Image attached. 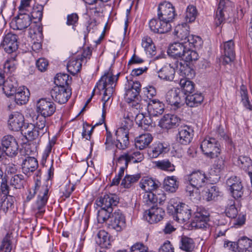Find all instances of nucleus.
I'll list each match as a JSON object with an SVG mask.
<instances>
[{
  "mask_svg": "<svg viewBox=\"0 0 252 252\" xmlns=\"http://www.w3.org/2000/svg\"><path fill=\"white\" fill-rule=\"evenodd\" d=\"M225 213L226 215L230 218H235L238 214V211L236 208L234 200H230L226 207Z\"/></svg>",
  "mask_w": 252,
  "mask_h": 252,
  "instance_id": "obj_58",
  "label": "nucleus"
},
{
  "mask_svg": "<svg viewBox=\"0 0 252 252\" xmlns=\"http://www.w3.org/2000/svg\"><path fill=\"white\" fill-rule=\"evenodd\" d=\"M0 142L2 149L7 156L13 157L17 155L19 145L14 136L11 135H5L2 137Z\"/></svg>",
  "mask_w": 252,
  "mask_h": 252,
  "instance_id": "obj_6",
  "label": "nucleus"
},
{
  "mask_svg": "<svg viewBox=\"0 0 252 252\" xmlns=\"http://www.w3.org/2000/svg\"><path fill=\"white\" fill-rule=\"evenodd\" d=\"M156 166L159 169L168 171L175 170V166L169 160H162L156 162Z\"/></svg>",
  "mask_w": 252,
  "mask_h": 252,
  "instance_id": "obj_61",
  "label": "nucleus"
},
{
  "mask_svg": "<svg viewBox=\"0 0 252 252\" xmlns=\"http://www.w3.org/2000/svg\"><path fill=\"white\" fill-rule=\"evenodd\" d=\"M193 135V130L190 126H182L178 129L177 140L181 144L187 145L191 142Z\"/></svg>",
  "mask_w": 252,
  "mask_h": 252,
  "instance_id": "obj_19",
  "label": "nucleus"
},
{
  "mask_svg": "<svg viewBox=\"0 0 252 252\" xmlns=\"http://www.w3.org/2000/svg\"><path fill=\"white\" fill-rule=\"evenodd\" d=\"M174 34L179 40L187 44L186 41L190 36L189 27L188 24L187 23H183L177 25L175 28Z\"/></svg>",
  "mask_w": 252,
  "mask_h": 252,
  "instance_id": "obj_23",
  "label": "nucleus"
},
{
  "mask_svg": "<svg viewBox=\"0 0 252 252\" xmlns=\"http://www.w3.org/2000/svg\"><path fill=\"white\" fill-rule=\"evenodd\" d=\"M96 243L102 247H107L110 245L108 233L103 230H100L95 238Z\"/></svg>",
  "mask_w": 252,
  "mask_h": 252,
  "instance_id": "obj_40",
  "label": "nucleus"
},
{
  "mask_svg": "<svg viewBox=\"0 0 252 252\" xmlns=\"http://www.w3.org/2000/svg\"><path fill=\"white\" fill-rule=\"evenodd\" d=\"M52 98L60 104L65 103L71 95V90L65 87L55 86L50 91Z\"/></svg>",
  "mask_w": 252,
  "mask_h": 252,
  "instance_id": "obj_12",
  "label": "nucleus"
},
{
  "mask_svg": "<svg viewBox=\"0 0 252 252\" xmlns=\"http://www.w3.org/2000/svg\"><path fill=\"white\" fill-rule=\"evenodd\" d=\"M179 248L186 252H192L195 248V243L192 238L182 236L180 240Z\"/></svg>",
  "mask_w": 252,
  "mask_h": 252,
  "instance_id": "obj_34",
  "label": "nucleus"
},
{
  "mask_svg": "<svg viewBox=\"0 0 252 252\" xmlns=\"http://www.w3.org/2000/svg\"><path fill=\"white\" fill-rule=\"evenodd\" d=\"M12 233L8 232L2 241L0 252H11L12 250Z\"/></svg>",
  "mask_w": 252,
  "mask_h": 252,
  "instance_id": "obj_43",
  "label": "nucleus"
},
{
  "mask_svg": "<svg viewBox=\"0 0 252 252\" xmlns=\"http://www.w3.org/2000/svg\"><path fill=\"white\" fill-rule=\"evenodd\" d=\"M239 252H252V240L245 237L239 239Z\"/></svg>",
  "mask_w": 252,
  "mask_h": 252,
  "instance_id": "obj_51",
  "label": "nucleus"
},
{
  "mask_svg": "<svg viewBox=\"0 0 252 252\" xmlns=\"http://www.w3.org/2000/svg\"><path fill=\"white\" fill-rule=\"evenodd\" d=\"M205 192L203 197L208 201L214 200L219 196V192L216 186H213L210 189H207Z\"/></svg>",
  "mask_w": 252,
  "mask_h": 252,
  "instance_id": "obj_63",
  "label": "nucleus"
},
{
  "mask_svg": "<svg viewBox=\"0 0 252 252\" xmlns=\"http://www.w3.org/2000/svg\"><path fill=\"white\" fill-rule=\"evenodd\" d=\"M164 215V211L161 208L158 207L156 204L146 210L144 213L143 217L148 222L152 224L161 220Z\"/></svg>",
  "mask_w": 252,
  "mask_h": 252,
  "instance_id": "obj_9",
  "label": "nucleus"
},
{
  "mask_svg": "<svg viewBox=\"0 0 252 252\" xmlns=\"http://www.w3.org/2000/svg\"><path fill=\"white\" fill-rule=\"evenodd\" d=\"M1 200V209L5 213L14 207L15 198L12 196L6 195L3 197Z\"/></svg>",
  "mask_w": 252,
  "mask_h": 252,
  "instance_id": "obj_47",
  "label": "nucleus"
},
{
  "mask_svg": "<svg viewBox=\"0 0 252 252\" xmlns=\"http://www.w3.org/2000/svg\"><path fill=\"white\" fill-rule=\"evenodd\" d=\"M38 167L37 160L32 157H27L22 163L23 172L27 176H30Z\"/></svg>",
  "mask_w": 252,
  "mask_h": 252,
  "instance_id": "obj_22",
  "label": "nucleus"
},
{
  "mask_svg": "<svg viewBox=\"0 0 252 252\" xmlns=\"http://www.w3.org/2000/svg\"><path fill=\"white\" fill-rule=\"evenodd\" d=\"M49 188L46 184H43L39 189L37 201L43 203H47L48 199Z\"/></svg>",
  "mask_w": 252,
  "mask_h": 252,
  "instance_id": "obj_57",
  "label": "nucleus"
},
{
  "mask_svg": "<svg viewBox=\"0 0 252 252\" xmlns=\"http://www.w3.org/2000/svg\"><path fill=\"white\" fill-rule=\"evenodd\" d=\"M233 197L235 198H239L242 197L243 191V187L241 182H237V183L234 185L232 188H229Z\"/></svg>",
  "mask_w": 252,
  "mask_h": 252,
  "instance_id": "obj_64",
  "label": "nucleus"
},
{
  "mask_svg": "<svg viewBox=\"0 0 252 252\" xmlns=\"http://www.w3.org/2000/svg\"><path fill=\"white\" fill-rule=\"evenodd\" d=\"M139 185L140 188L147 192L156 189L158 188L160 183L158 180L147 177L142 179Z\"/></svg>",
  "mask_w": 252,
  "mask_h": 252,
  "instance_id": "obj_29",
  "label": "nucleus"
},
{
  "mask_svg": "<svg viewBox=\"0 0 252 252\" xmlns=\"http://www.w3.org/2000/svg\"><path fill=\"white\" fill-rule=\"evenodd\" d=\"M186 42L187 46L195 49L200 48L203 44V41L199 36L193 35H190Z\"/></svg>",
  "mask_w": 252,
  "mask_h": 252,
  "instance_id": "obj_56",
  "label": "nucleus"
},
{
  "mask_svg": "<svg viewBox=\"0 0 252 252\" xmlns=\"http://www.w3.org/2000/svg\"><path fill=\"white\" fill-rule=\"evenodd\" d=\"M175 69L170 65H165L158 71V76L162 80L172 81L174 78Z\"/></svg>",
  "mask_w": 252,
  "mask_h": 252,
  "instance_id": "obj_32",
  "label": "nucleus"
},
{
  "mask_svg": "<svg viewBox=\"0 0 252 252\" xmlns=\"http://www.w3.org/2000/svg\"><path fill=\"white\" fill-rule=\"evenodd\" d=\"M234 42L232 40L225 42L224 43V58L223 62L228 64L232 62L235 59Z\"/></svg>",
  "mask_w": 252,
  "mask_h": 252,
  "instance_id": "obj_25",
  "label": "nucleus"
},
{
  "mask_svg": "<svg viewBox=\"0 0 252 252\" xmlns=\"http://www.w3.org/2000/svg\"><path fill=\"white\" fill-rule=\"evenodd\" d=\"M149 28L154 33L163 34L169 32L172 28L171 24L164 20L158 19H152L149 23Z\"/></svg>",
  "mask_w": 252,
  "mask_h": 252,
  "instance_id": "obj_14",
  "label": "nucleus"
},
{
  "mask_svg": "<svg viewBox=\"0 0 252 252\" xmlns=\"http://www.w3.org/2000/svg\"><path fill=\"white\" fill-rule=\"evenodd\" d=\"M189 184L186 186V193L191 199L198 200L200 199L199 188L204 187L208 182V178L204 172L198 170L192 172L187 176Z\"/></svg>",
  "mask_w": 252,
  "mask_h": 252,
  "instance_id": "obj_1",
  "label": "nucleus"
},
{
  "mask_svg": "<svg viewBox=\"0 0 252 252\" xmlns=\"http://www.w3.org/2000/svg\"><path fill=\"white\" fill-rule=\"evenodd\" d=\"M180 85L182 89V92L184 95L190 94H191L194 89V83L187 78L181 79L180 81Z\"/></svg>",
  "mask_w": 252,
  "mask_h": 252,
  "instance_id": "obj_46",
  "label": "nucleus"
},
{
  "mask_svg": "<svg viewBox=\"0 0 252 252\" xmlns=\"http://www.w3.org/2000/svg\"><path fill=\"white\" fill-rule=\"evenodd\" d=\"M177 16L175 7L169 2H164L159 4L158 10V17L171 24Z\"/></svg>",
  "mask_w": 252,
  "mask_h": 252,
  "instance_id": "obj_5",
  "label": "nucleus"
},
{
  "mask_svg": "<svg viewBox=\"0 0 252 252\" xmlns=\"http://www.w3.org/2000/svg\"><path fill=\"white\" fill-rule=\"evenodd\" d=\"M135 120L138 126L144 130L147 129L152 123L151 116H145L143 113L137 114Z\"/></svg>",
  "mask_w": 252,
  "mask_h": 252,
  "instance_id": "obj_39",
  "label": "nucleus"
},
{
  "mask_svg": "<svg viewBox=\"0 0 252 252\" xmlns=\"http://www.w3.org/2000/svg\"><path fill=\"white\" fill-rule=\"evenodd\" d=\"M185 96L179 88H174L166 94L165 99L168 104L173 106L174 109L180 108L184 104Z\"/></svg>",
  "mask_w": 252,
  "mask_h": 252,
  "instance_id": "obj_8",
  "label": "nucleus"
},
{
  "mask_svg": "<svg viewBox=\"0 0 252 252\" xmlns=\"http://www.w3.org/2000/svg\"><path fill=\"white\" fill-rule=\"evenodd\" d=\"M25 118L24 116L19 112H15L9 116L8 120V126L10 130L18 131H22L24 124Z\"/></svg>",
  "mask_w": 252,
  "mask_h": 252,
  "instance_id": "obj_13",
  "label": "nucleus"
},
{
  "mask_svg": "<svg viewBox=\"0 0 252 252\" xmlns=\"http://www.w3.org/2000/svg\"><path fill=\"white\" fill-rule=\"evenodd\" d=\"M140 86L139 82L131 81L128 82L125 88V99L128 103L133 101L132 105L137 109H142L143 108V103L146 102L145 100H141L140 103L134 102L135 99L137 98L138 96L140 91Z\"/></svg>",
  "mask_w": 252,
  "mask_h": 252,
  "instance_id": "obj_3",
  "label": "nucleus"
},
{
  "mask_svg": "<svg viewBox=\"0 0 252 252\" xmlns=\"http://www.w3.org/2000/svg\"><path fill=\"white\" fill-rule=\"evenodd\" d=\"M43 9V7L42 5H38L33 7L32 8V11L31 10L30 12L27 13L30 14L31 19H32V18L33 19L35 20L34 22L37 23L42 19Z\"/></svg>",
  "mask_w": 252,
  "mask_h": 252,
  "instance_id": "obj_53",
  "label": "nucleus"
},
{
  "mask_svg": "<svg viewBox=\"0 0 252 252\" xmlns=\"http://www.w3.org/2000/svg\"><path fill=\"white\" fill-rule=\"evenodd\" d=\"M200 148L205 155L212 158L218 157L220 153V145L214 138L205 139L201 142Z\"/></svg>",
  "mask_w": 252,
  "mask_h": 252,
  "instance_id": "obj_4",
  "label": "nucleus"
},
{
  "mask_svg": "<svg viewBox=\"0 0 252 252\" xmlns=\"http://www.w3.org/2000/svg\"><path fill=\"white\" fill-rule=\"evenodd\" d=\"M214 168L215 171L218 173L225 171L226 169V162L224 156H220L215 161Z\"/></svg>",
  "mask_w": 252,
  "mask_h": 252,
  "instance_id": "obj_60",
  "label": "nucleus"
},
{
  "mask_svg": "<svg viewBox=\"0 0 252 252\" xmlns=\"http://www.w3.org/2000/svg\"><path fill=\"white\" fill-rule=\"evenodd\" d=\"M140 177L139 174L133 175H126L122 180L121 185L125 188H129L133 184L137 182Z\"/></svg>",
  "mask_w": 252,
  "mask_h": 252,
  "instance_id": "obj_54",
  "label": "nucleus"
},
{
  "mask_svg": "<svg viewBox=\"0 0 252 252\" xmlns=\"http://www.w3.org/2000/svg\"><path fill=\"white\" fill-rule=\"evenodd\" d=\"M179 182L175 176H168L164 181V189L170 192H174L178 188Z\"/></svg>",
  "mask_w": 252,
  "mask_h": 252,
  "instance_id": "obj_37",
  "label": "nucleus"
},
{
  "mask_svg": "<svg viewBox=\"0 0 252 252\" xmlns=\"http://www.w3.org/2000/svg\"><path fill=\"white\" fill-rule=\"evenodd\" d=\"M113 220L110 224V227L117 232L121 231L126 226L125 217L120 211L115 212L113 215Z\"/></svg>",
  "mask_w": 252,
  "mask_h": 252,
  "instance_id": "obj_21",
  "label": "nucleus"
},
{
  "mask_svg": "<svg viewBox=\"0 0 252 252\" xmlns=\"http://www.w3.org/2000/svg\"><path fill=\"white\" fill-rule=\"evenodd\" d=\"M17 63L15 58H10L6 60L3 65V72L6 73H12L14 71L16 68Z\"/></svg>",
  "mask_w": 252,
  "mask_h": 252,
  "instance_id": "obj_59",
  "label": "nucleus"
},
{
  "mask_svg": "<svg viewBox=\"0 0 252 252\" xmlns=\"http://www.w3.org/2000/svg\"><path fill=\"white\" fill-rule=\"evenodd\" d=\"M230 3L229 0H220L218 9L216 11L215 23L217 26H219L224 20V11L226 7Z\"/></svg>",
  "mask_w": 252,
  "mask_h": 252,
  "instance_id": "obj_28",
  "label": "nucleus"
},
{
  "mask_svg": "<svg viewBox=\"0 0 252 252\" xmlns=\"http://www.w3.org/2000/svg\"><path fill=\"white\" fill-rule=\"evenodd\" d=\"M176 67L179 70L181 75L185 77L187 79L192 78L195 76V71L187 63L181 61L176 62Z\"/></svg>",
  "mask_w": 252,
  "mask_h": 252,
  "instance_id": "obj_27",
  "label": "nucleus"
},
{
  "mask_svg": "<svg viewBox=\"0 0 252 252\" xmlns=\"http://www.w3.org/2000/svg\"><path fill=\"white\" fill-rule=\"evenodd\" d=\"M1 46L8 54L15 51L18 48L17 35L11 32L7 33L3 37Z\"/></svg>",
  "mask_w": 252,
  "mask_h": 252,
  "instance_id": "obj_15",
  "label": "nucleus"
},
{
  "mask_svg": "<svg viewBox=\"0 0 252 252\" xmlns=\"http://www.w3.org/2000/svg\"><path fill=\"white\" fill-rule=\"evenodd\" d=\"M209 213L203 208H198L194 213L191 225L196 228H204L208 226Z\"/></svg>",
  "mask_w": 252,
  "mask_h": 252,
  "instance_id": "obj_10",
  "label": "nucleus"
},
{
  "mask_svg": "<svg viewBox=\"0 0 252 252\" xmlns=\"http://www.w3.org/2000/svg\"><path fill=\"white\" fill-rule=\"evenodd\" d=\"M153 140V137L150 133L139 135L135 139V146L137 149L143 150L147 148Z\"/></svg>",
  "mask_w": 252,
  "mask_h": 252,
  "instance_id": "obj_30",
  "label": "nucleus"
},
{
  "mask_svg": "<svg viewBox=\"0 0 252 252\" xmlns=\"http://www.w3.org/2000/svg\"><path fill=\"white\" fill-rule=\"evenodd\" d=\"M180 122V118L177 115L168 114L160 120L158 126L162 128L170 129L178 126Z\"/></svg>",
  "mask_w": 252,
  "mask_h": 252,
  "instance_id": "obj_16",
  "label": "nucleus"
},
{
  "mask_svg": "<svg viewBox=\"0 0 252 252\" xmlns=\"http://www.w3.org/2000/svg\"><path fill=\"white\" fill-rule=\"evenodd\" d=\"M82 64L79 59L76 58L71 59L67 65V69L71 74L75 75L81 68Z\"/></svg>",
  "mask_w": 252,
  "mask_h": 252,
  "instance_id": "obj_44",
  "label": "nucleus"
},
{
  "mask_svg": "<svg viewBox=\"0 0 252 252\" xmlns=\"http://www.w3.org/2000/svg\"><path fill=\"white\" fill-rule=\"evenodd\" d=\"M118 77L108 72L102 76L97 87L99 89L104 90L102 100L109 101L114 91Z\"/></svg>",
  "mask_w": 252,
  "mask_h": 252,
  "instance_id": "obj_2",
  "label": "nucleus"
},
{
  "mask_svg": "<svg viewBox=\"0 0 252 252\" xmlns=\"http://www.w3.org/2000/svg\"><path fill=\"white\" fill-rule=\"evenodd\" d=\"M142 46L147 54L153 56L156 54V47L151 37L146 36L142 38Z\"/></svg>",
  "mask_w": 252,
  "mask_h": 252,
  "instance_id": "obj_38",
  "label": "nucleus"
},
{
  "mask_svg": "<svg viewBox=\"0 0 252 252\" xmlns=\"http://www.w3.org/2000/svg\"><path fill=\"white\" fill-rule=\"evenodd\" d=\"M168 151L167 145L162 143H158L148 150V154L151 158H156L160 154Z\"/></svg>",
  "mask_w": 252,
  "mask_h": 252,
  "instance_id": "obj_33",
  "label": "nucleus"
},
{
  "mask_svg": "<svg viewBox=\"0 0 252 252\" xmlns=\"http://www.w3.org/2000/svg\"><path fill=\"white\" fill-rule=\"evenodd\" d=\"M96 204L101 208L113 209L119 203V198L115 194H106L100 197L96 201Z\"/></svg>",
  "mask_w": 252,
  "mask_h": 252,
  "instance_id": "obj_17",
  "label": "nucleus"
},
{
  "mask_svg": "<svg viewBox=\"0 0 252 252\" xmlns=\"http://www.w3.org/2000/svg\"><path fill=\"white\" fill-rule=\"evenodd\" d=\"M25 181L21 174L12 175L10 179V184L15 189H20L24 187Z\"/></svg>",
  "mask_w": 252,
  "mask_h": 252,
  "instance_id": "obj_48",
  "label": "nucleus"
},
{
  "mask_svg": "<svg viewBox=\"0 0 252 252\" xmlns=\"http://www.w3.org/2000/svg\"><path fill=\"white\" fill-rule=\"evenodd\" d=\"M186 103L190 107H196L200 104L204 99L201 93H195L193 94H188L185 96Z\"/></svg>",
  "mask_w": 252,
  "mask_h": 252,
  "instance_id": "obj_36",
  "label": "nucleus"
},
{
  "mask_svg": "<svg viewBox=\"0 0 252 252\" xmlns=\"http://www.w3.org/2000/svg\"><path fill=\"white\" fill-rule=\"evenodd\" d=\"M181 58L184 60L183 62L187 63L197 60L198 58V55L195 51L190 49L187 46Z\"/></svg>",
  "mask_w": 252,
  "mask_h": 252,
  "instance_id": "obj_52",
  "label": "nucleus"
},
{
  "mask_svg": "<svg viewBox=\"0 0 252 252\" xmlns=\"http://www.w3.org/2000/svg\"><path fill=\"white\" fill-rule=\"evenodd\" d=\"M144 106L146 107L150 116L156 117L161 115L164 110V104L157 99H149L146 102ZM144 106V104H143Z\"/></svg>",
  "mask_w": 252,
  "mask_h": 252,
  "instance_id": "obj_18",
  "label": "nucleus"
},
{
  "mask_svg": "<svg viewBox=\"0 0 252 252\" xmlns=\"http://www.w3.org/2000/svg\"><path fill=\"white\" fill-rule=\"evenodd\" d=\"M69 76L65 73H58L54 78L56 86L65 87L68 85Z\"/></svg>",
  "mask_w": 252,
  "mask_h": 252,
  "instance_id": "obj_49",
  "label": "nucleus"
},
{
  "mask_svg": "<svg viewBox=\"0 0 252 252\" xmlns=\"http://www.w3.org/2000/svg\"><path fill=\"white\" fill-rule=\"evenodd\" d=\"M173 202V200H170L168 209L169 210L174 209L176 220L180 222L188 220L191 217L190 208L188 205L183 203H180L175 206L172 204Z\"/></svg>",
  "mask_w": 252,
  "mask_h": 252,
  "instance_id": "obj_7",
  "label": "nucleus"
},
{
  "mask_svg": "<svg viewBox=\"0 0 252 252\" xmlns=\"http://www.w3.org/2000/svg\"><path fill=\"white\" fill-rule=\"evenodd\" d=\"M113 212V209H105L101 208L97 212V219L99 223H104L111 216Z\"/></svg>",
  "mask_w": 252,
  "mask_h": 252,
  "instance_id": "obj_50",
  "label": "nucleus"
},
{
  "mask_svg": "<svg viewBox=\"0 0 252 252\" xmlns=\"http://www.w3.org/2000/svg\"><path fill=\"white\" fill-rule=\"evenodd\" d=\"M36 110L40 116L47 117L51 116L55 112L56 107L53 102L47 100L46 98H41L37 102Z\"/></svg>",
  "mask_w": 252,
  "mask_h": 252,
  "instance_id": "obj_11",
  "label": "nucleus"
},
{
  "mask_svg": "<svg viewBox=\"0 0 252 252\" xmlns=\"http://www.w3.org/2000/svg\"><path fill=\"white\" fill-rule=\"evenodd\" d=\"M198 12L196 7L193 5H189L188 6L185 19L187 22L191 23L195 21L197 16Z\"/></svg>",
  "mask_w": 252,
  "mask_h": 252,
  "instance_id": "obj_55",
  "label": "nucleus"
},
{
  "mask_svg": "<svg viewBox=\"0 0 252 252\" xmlns=\"http://www.w3.org/2000/svg\"><path fill=\"white\" fill-rule=\"evenodd\" d=\"M237 164L241 168L246 172L249 171L252 169V161L249 157L247 156H241L239 157Z\"/></svg>",
  "mask_w": 252,
  "mask_h": 252,
  "instance_id": "obj_45",
  "label": "nucleus"
},
{
  "mask_svg": "<svg viewBox=\"0 0 252 252\" xmlns=\"http://www.w3.org/2000/svg\"><path fill=\"white\" fill-rule=\"evenodd\" d=\"M187 46V44L183 42H174L169 46L168 53L169 55L175 58H181Z\"/></svg>",
  "mask_w": 252,
  "mask_h": 252,
  "instance_id": "obj_24",
  "label": "nucleus"
},
{
  "mask_svg": "<svg viewBox=\"0 0 252 252\" xmlns=\"http://www.w3.org/2000/svg\"><path fill=\"white\" fill-rule=\"evenodd\" d=\"M126 153L130 162H140L144 159L143 154L139 151H128Z\"/></svg>",
  "mask_w": 252,
  "mask_h": 252,
  "instance_id": "obj_62",
  "label": "nucleus"
},
{
  "mask_svg": "<svg viewBox=\"0 0 252 252\" xmlns=\"http://www.w3.org/2000/svg\"><path fill=\"white\" fill-rule=\"evenodd\" d=\"M35 127L41 136L47 132L48 126L46 124V117L42 116H37Z\"/></svg>",
  "mask_w": 252,
  "mask_h": 252,
  "instance_id": "obj_41",
  "label": "nucleus"
},
{
  "mask_svg": "<svg viewBox=\"0 0 252 252\" xmlns=\"http://www.w3.org/2000/svg\"><path fill=\"white\" fill-rule=\"evenodd\" d=\"M32 124H25L22 129L21 133L25 135L29 141H32L41 136Z\"/></svg>",
  "mask_w": 252,
  "mask_h": 252,
  "instance_id": "obj_26",
  "label": "nucleus"
},
{
  "mask_svg": "<svg viewBox=\"0 0 252 252\" xmlns=\"http://www.w3.org/2000/svg\"><path fill=\"white\" fill-rule=\"evenodd\" d=\"M15 19V23L18 30L25 29L31 24V16L28 13H20L19 12Z\"/></svg>",
  "mask_w": 252,
  "mask_h": 252,
  "instance_id": "obj_31",
  "label": "nucleus"
},
{
  "mask_svg": "<svg viewBox=\"0 0 252 252\" xmlns=\"http://www.w3.org/2000/svg\"><path fill=\"white\" fill-rule=\"evenodd\" d=\"M129 132L125 129L118 128L116 131V142L115 146L118 149L124 150L126 149L129 144Z\"/></svg>",
  "mask_w": 252,
  "mask_h": 252,
  "instance_id": "obj_20",
  "label": "nucleus"
},
{
  "mask_svg": "<svg viewBox=\"0 0 252 252\" xmlns=\"http://www.w3.org/2000/svg\"><path fill=\"white\" fill-rule=\"evenodd\" d=\"M10 80L5 81V76H4V82L0 86L3 85L2 89L4 93L7 95H13L17 90L18 86L17 80H14V84H10Z\"/></svg>",
  "mask_w": 252,
  "mask_h": 252,
  "instance_id": "obj_42",
  "label": "nucleus"
},
{
  "mask_svg": "<svg viewBox=\"0 0 252 252\" xmlns=\"http://www.w3.org/2000/svg\"><path fill=\"white\" fill-rule=\"evenodd\" d=\"M15 94V101L17 104L22 105L27 103L29 100L30 92L28 89L25 87L17 89Z\"/></svg>",
  "mask_w": 252,
  "mask_h": 252,
  "instance_id": "obj_35",
  "label": "nucleus"
}]
</instances>
